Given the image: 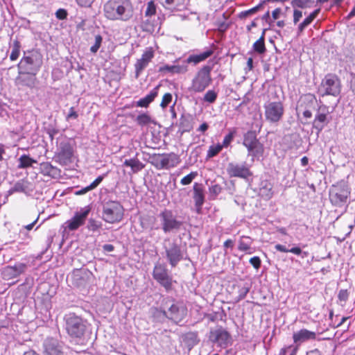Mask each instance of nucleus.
Masks as SVG:
<instances>
[{"mask_svg":"<svg viewBox=\"0 0 355 355\" xmlns=\"http://www.w3.org/2000/svg\"><path fill=\"white\" fill-rule=\"evenodd\" d=\"M227 171L230 177L248 179L253 175V173L245 165L230 163Z\"/></svg>","mask_w":355,"mask_h":355,"instance_id":"obj_22","label":"nucleus"},{"mask_svg":"<svg viewBox=\"0 0 355 355\" xmlns=\"http://www.w3.org/2000/svg\"><path fill=\"white\" fill-rule=\"evenodd\" d=\"M244 238L250 239L249 236H242L239 242L238 249L240 251L247 252L248 250H250V243H245V241H243V239Z\"/></svg>","mask_w":355,"mask_h":355,"instance_id":"obj_45","label":"nucleus"},{"mask_svg":"<svg viewBox=\"0 0 355 355\" xmlns=\"http://www.w3.org/2000/svg\"><path fill=\"white\" fill-rule=\"evenodd\" d=\"M275 248L279 251V252H291L295 255H301L302 254H303V255L302 256V258L306 257L308 255V252H302V249L298 247V246H295V247H293L291 249H288L286 248V246L282 245V244H277L275 245Z\"/></svg>","mask_w":355,"mask_h":355,"instance_id":"obj_33","label":"nucleus"},{"mask_svg":"<svg viewBox=\"0 0 355 355\" xmlns=\"http://www.w3.org/2000/svg\"><path fill=\"white\" fill-rule=\"evenodd\" d=\"M24 75H19L17 80L19 83L24 86L28 87L29 88H33L37 83V78L35 76L27 75V76H24Z\"/></svg>","mask_w":355,"mask_h":355,"instance_id":"obj_36","label":"nucleus"},{"mask_svg":"<svg viewBox=\"0 0 355 355\" xmlns=\"http://www.w3.org/2000/svg\"><path fill=\"white\" fill-rule=\"evenodd\" d=\"M159 87V85H157L153 89H152L148 95H146L145 97H144L142 98H140L137 102V106L141 107H148L149 106V105L157 96Z\"/></svg>","mask_w":355,"mask_h":355,"instance_id":"obj_28","label":"nucleus"},{"mask_svg":"<svg viewBox=\"0 0 355 355\" xmlns=\"http://www.w3.org/2000/svg\"><path fill=\"white\" fill-rule=\"evenodd\" d=\"M193 127L190 121L186 118L182 117L180 121V130L182 133L189 132L192 130Z\"/></svg>","mask_w":355,"mask_h":355,"instance_id":"obj_43","label":"nucleus"},{"mask_svg":"<svg viewBox=\"0 0 355 355\" xmlns=\"http://www.w3.org/2000/svg\"><path fill=\"white\" fill-rule=\"evenodd\" d=\"M103 17L108 21L128 22L135 15L132 0H107L103 5Z\"/></svg>","mask_w":355,"mask_h":355,"instance_id":"obj_1","label":"nucleus"},{"mask_svg":"<svg viewBox=\"0 0 355 355\" xmlns=\"http://www.w3.org/2000/svg\"><path fill=\"white\" fill-rule=\"evenodd\" d=\"M236 134V130L235 128L230 130L229 133L225 136L223 144H220L223 146V148H227L230 145Z\"/></svg>","mask_w":355,"mask_h":355,"instance_id":"obj_42","label":"nucleus"},{"mask_svg":"<svg viewBox=\"0 0 355 355\" xmlns=\"http://www.w3.org/2000/svg\"><path fill=\"white\" fill-rule=\"evenodd\" d=\"M101 224L100 223L96 221L95 220L91 219L89 220V228L92 232H96V231L98 230L101 228Z\"/></svg>","mask_w":355,"mask_h":355,"instance_id":"obj_54","label":"nucleus"},{"mask_svg":"<svg viewBox=\"0 0 355 355\" xmlns=\"http://www.w3.org/2000/svg\"><path fill=\"white\" fill-rule=\"evenodd\" d=\"M329 318L331 320V326L333 328H336L341 326L349 318V317H343L338 322H334V311L333 310H331L329 312Z\"/></svg>","mask_w":355,"mask_h":355,"instance_id":"obj_50","label":"nucleus"},{"mask_svg":"<svg viewBox=\"0 0 355 355\" xmlns=\"http://www.w3.org/2000/svg\"><path fill=\"white\" fill-rule=\"evenodd\" d=\"M234 241L232 240V239H227L224 243H223V247L225 248H230V249H232L234 248Z\"/></svg>","mask_w":355,"mask_h":355,"instance_id":"obj_63","label":"nucleus"},{"mask_svg":"<svg viewBox=\"0 0 355 355\" xmlns=\"http://www.w3.org/2000/svg\"><path fill=\"white\" fill-rule=\"evenodd\" d=\"M153 278L162 286L166 291L173 288V280L168 275V270L164 264L156 263L153 271Z\"/></svg>","mask_w":355,"mask_h":355,"instance_id":"obj_12","label":"nucleus"},{"mask_svg":"<svg viewBox=\"0 0 355 355\" xmlns=\"http://www.w3.org/2000/svg\"><path fill=\"white\" fill-rule=\"evenodd\" d=\"M243 145L247 148L248 155L253 158H259L264 154V146L259 141L254 130H249L244 134Z\"/></svg>","mask_w":355,"mask_h":355,"instance_id":"obj_8","label":"nucleus"},{"mask_svg":"<svg viewBox=\"0 0 355 355\" xmlns=\"http://www.w3.org/2000/svg\"><path fill=\"white\" fill-rule=\"evenodd\" d=\"M217 96V93L214 90L209 89L204 95L203 101L209 103H213L216 101Z\"/></svg>","mask_w":355,"mask_h":355,"instance_id":"obj_44","label":"nucleus"},{"mask_svg":"<svg viewBox=\"0 0 355 355\" xmlns=\"http://www.w3.org/2000/svg\"><path fill=\"white\" fill-rule=\"evenodd\" d=\"M161 218L162 230L164 233L170 232L173 230H179L182 225V222L176 219L171 210L164 209L159 214Z\"/></svg>","mask_w":355,"mask_h":355,"instance_id":"obj_13","label":"nucleus"},{"mask_svg":"<svg viewBox=\"0 0 355 355\" xmlns=\"http://www.w3.org/2000/svg\"><path fill=\"white\" fill-rule=\"evenodd\" d=\"M349 293L346 289H341L338 295V298L340 300V302H343L345 304V302L347 301L349 297Z\"/></svg>","mask_w":355,"mask_h":355,"instance_id":"obj_51","label":"nucleus"},{"mask_svg":"<svg viewBox=\"0 0 355 355\" xmlns=\"http://www.w3.org/2000/svg\"><path fill=\"white\" fill-rule=\"evenodd\" d=\"M321 86L324 89V95L338 96L340 92V81L339 78L335 75L329 73L322 80Z\"/></svg>","mask_w":355,"mask_h":355,"instance_id":"obj_14","label":"nucleus"},{"mask_svg":"<svg viewBox=\"0 0 355 355\" xmlns=\"http://www.w3.org/2000/svg\"><path fill=\"white\" fill-rule=\"evenodd\" d=\"M273 194L272 183L267 180L262 181L259 189L260 196L263 200H268L272 198Z\"/></svg>","mask_w":355,"mask_h":355,"instance_id":"obj_27","label":"nucleus"},{"mask_svg":"<svg viewBox=\"0 0 355 355\" xmlns=\"http://www.w3.org/2000/svg\"><path fill=\"white\" fill-rule=\"evenodd\" d=\"M198 175V173L196 171L191 172L187 175L182 178L180 180V183L182 185H188L190 184L193 179Z\"/></svg>","mask_w":355,"mask_h":355,"instance_id":"obj_46","label":"nucleus"},{"mask_svg":"<svg viewBox=\"0 0 355 355\" xmlns=\"http://www.w3.org/2000/svg\"><path fill=\"white\" fill-rule=\"evenodd\" d=\"M264 114L267 121L270 123H277L283 117L284 107L281 101L268 102L264 105Z\"/></svg>","mask_w":355,"mask_h":355,"instance_id":"obj_10","label":"nucleus"},{"mask_svg":"<svg viewBox=\"0 0 355 355\" xmlns=\"http://www.w3.org/2000/svg\"><path fill=\"white\" fill-rule=\"evenodd\" d=\"M209 339L211 343L217 344L218 346L226 348L231 344L232 336L226 329L219 327L209 331Z\"/></svg>","mask_w":355,"mask_h":355,"instance_id":"obj_15","label":"nucleus"},{"mask_svg":"<svg viewBox=\"0 0 355 355\" xmlns=\"http://www.w3.org/2000/svg\"><path fill=\"white\" fill-rule=\"evenodd\" d=\"M162 4L166 8L179 9L184 3V0H160Z\"/></svg>","mask_w":355,"mask_h":355,"instance_id":"obj_39","label":"nucleus"},{"mask_svg":"<svg viewBox=\"0 0 355 355\" xmlns=\"http://www.w3.org/2000/svg\"><path fill=\"white\" fill-rule=\"evenodd\" d=\"M65 329L72 338H81L87 329V320L75 313H69L64 317Z\"/></svg>","mask_w":355,"mask_h":355,"instance_id":"obj_4","label":"nucleus"},{"mask_svg":"<svg viewBox=\"0 0 355 355\" xmlns=\"http://www.w3.org/2000/svg\"><path fill=\"white\" fill-rule=\"evenodd\" d=\"M90 212V208L85 207L80 211L76 212L74 216L66 222L67 228L70 231L78 230L83 225Z\"/></svg>","mask_w":355,"mask_h":355,"instance_id":"obj_20","label":"nucleus"},{"mask_svg":"<svg viewBox=\"0 0 355 355\" xmlns=\"http://www.w3.org/2000/svg\"><path fill=\"white\" fill-rule=\"evenodd\" d=\"M250 263L255 268L259 269L261 267V259L259 257H253L250 259Z\"/></svg>","mask_w":355,"mask_h":355,"instance_id":"obj_56","label":"nucleus"},{"mask_svg":"<svg viewBox=\"0 0 355 355\" xmlns=\"http://www.w3.org/2000/svg\"><path fill=\"white\" fill-rule=\"evenodd\" d=\"M156 14V6L153 1H150L147 4V8L145 11V15L147 17H151Z\"/></svg>","mask_w":355,"mask_h":355,"instance_id":"obj_48","label":"nucleus"},{"mask_svg":"<svg viewBox=\"0 0 355 355\" xmlns=\"http://www.w3.org/2000/svg\"><path fill=\"white\" fill-rule=\"evenodd\" d=\"M308 0H293L291 4L293 7L304 8L306 7Z\"/></svg>","mask_w":355,"mask_h":355,"instance_id":"obj_52","label":"nucleus"},{"mask_svg":"<svg viewBox=\"0 0 355 355\" xmlns=\"http://www.w3.org/2000/svg\"><path fill=\"white\" fill-rule=\"evenodd\" d=\"M21 43L18 40H15L12 42V51L10 55L11 61L16 60L20 54Z\"/></svg>","mask_w":355,"mask_h":355,"instance_id":"obj_40","label":"nucleus"},{"mask_svg":"<svg viewBox=\"0 0 355 355\" xmlns=\"http://www.w3.org/2000/svg\"><path fill=\"white\" fill-rule=\"evenodd\" d=\"M155 56V51L153 47L147 48L142 53L140 58L137 59L134 67H135V77L137 79L144 70L148 66L151 62Z\"/></svg>","mask_w":355,"mask_h":355,"instance_id":"obj_17","label":"nucleus"},{"mask_svg":"<svg viewBox=\"0 0 355 355\" xmlns=\"http://www.w3.org/2000/svg\"><path fill=\"white\" fill-rule=\"evenodd\" d=\"M73 153V146L69 141H64L60 142L58 151L55 153V157L60 164L67 165L71 162Z\"/></svg>","mask_w":355,"mask_h":355,"instance_id":"obj_16","label":"nucleus"},{"mask_svg":"<svg viewBox=\"0 0 355 355\" xmlns=\"http://www.w3.org/2000/svg\"><path fill=\"white\" fill-rule=\"evenodd\" d=\"M92 274L86 270H76L73 272V284L77 287L86 286Z\"/></svg>","mask_w":355,"mask_h":355,"instance_id":"obj_25","label":"nucleus"},{"mask_svg":"<svg viewBox=\"0 0 355 355\" xmlns=\"http://www.w3.org/2000/svg\"><path fill=\"white\" fill-rule=\"evenodd\" d=\"M44 355H63L62 343L54 338H47L43 343Z\"/></svg>","mask_w":355,"mask_h":355,"instance_id":"obj_21","label":"nucleus"},{"mask_svg":"<svg viewBox=\"0 0 355 355\" xmlns=\"http://www.w3.org/2000/svg\"><path fill=\"white\" fill-rule=\"evenodd\" d=\"M163 315L175 323L182 321L187 315V309L183 304L173 301V303L168 307L167 310H162Z\"/></svg>","mask_w":355,"mask_h":355,"instance_id":"obj_11","label":"nucleus"},{"mask_svg":"<svg viewBox=\"0 0 355 355\" xmlns=\"http://www.w3.org/2000/svg\"><path fill=\"white\" fill-rule=\"evenodd\" d=\"M89 191H92V189H90V187L89 185L86 187L81 189L80 190L76 191L75 193H76V195L80 196V195H83V194L86 193L87 192H88Z\"/></svg>","mask_w":355,"mask_h":355,"instance_id":"obj_64","label":"nucleus"},{"mask_svg":"<svg viewBox=\"0 0 355 355\" xmlns=\"http://www.w3.org/2000/svg\"><path fill=\"white\" fill-rule=\"evenodd\" d=\"M293 23L297 24L302 17V12L300 10L295 9L293 10Z\"/></svg>","mask_w":355,"mask_h":355,"instance_id":"obj_58","label":"nucleus"},{"mask_svg":"<svg viewBox=\"0 0 355 355\" xmlns=\"http://www.w3.org/2000/svg\"><path fill=\"white\" fill-rule=\"evenodd\" d=\"M211 70L212 67L207 64L198 69L191 79L188 90L194 94L204 92L212 83Z\"/></svg>","mask_w":355,"mask_h":355,"instance_id":"obj_3","label":"nucleus"},{"mask_svg":"<svg viewBox=\"0 0 355 355\" xmlns=\"http://www.w3.org/2000/svg\"><path fill=\"white\" fill-rule=\"evenodd\" d=\"M124 216V208L117 200H108L103 205L102 218L108 223L120 222Z\"/></svg>","mask_w":355,"mask_h":355,"instance_id":"obj_6","label":"nucleus"},{"mask_svg":"<svg viewBox=\"0 0 355 355\" xmlns=\"http://www.w3.org/2000/svg\"><path fill=\"white\" fill-rule=\"evenodd\" d=\"M293 339L295 344H300L309 340H315L316 334L306 329H302L293 333Z\"/></svg>","mask_w":355,"mask_h":355,"instance_id":"obj_26","label":"nucleus"},{"mask_svg":"<svg viewBox=\"0 0 355 355\" xmlns=\"http://www.w3.org/2000/svg\"><path fill=\"white\" fill-rule=\"evenodd\" d=\"M281 14L282 9L280 8H277L272 12V17L274 20H277L279 18Z\"/></svg>","mask_w":355,"mask_h":355,"instance_id":"obj_62","label":"nucleus"},{"mask_svg":"<svg viewBox=\"0 0 355 355\" xmlns=\"http://www.w3.org/2000/svg\"><path fill=\"white\" fill-rule=\"evenodd\" d=\"M67 12L65 9L60 8L55 12V16L58 19L63 20L67 17Z\"/></svg>","mask_w":355,"mask_h":355,"instance_id":"obj_57","label":"nucleus"},{"mask_svg":"<svg viewBox=\"0 0 355 355\" xmlns=\"http://www.w3.org/2000/svg\"><path fill=\"white\" fill-rule=\"evenodd\" d=\"M19 168H26L28 167L32 166L33 164L36 163V160L33 159V158L30 157L28 155H22L19 158Z\"/></svg>","mask_w":355,"mask_h":355,"instance_id":"obj_37","label":"nucleus"},{"mask_svg":"<svg viewBox=\"0 0 355 355\" xmlns=\"http://www.w3.org/2000/svg\"><path fill=\"white\" fill-rule=\"evenodd\" d=\"M136 122L140 126L155 123L150 116L147 113H142L139 114L136 118Z\"/></svg>","mask_w":355,"mask_h":355,"instance_id":"obj_38","label":"nucleus"},{"mask_svg":"<svg viewBox=\"0 0 355 355\" xmlns=\"http://www.w3.org/2000/svg\"><path fill=\"white\" fill-rule=\"evenodd\" d=\"M265 33L266 29L262 32L260 37L253 44L252 48L254 52L259 54H263L266 51L265 45Z\"/></svg>","mask_w":355,"mask_h":355,"instance_id":"obj_34","label":"nucleus"},{"mask_svg":"<svg viewBox=\"0 0 355 355\" xmlns=\"http://www.w3.org/2000/svg\"><path fill=\"white\" fill-rule=\"evenodd\" d=\"M165 252L166 259L172 268L176 267L183 259L181 246L175 242L172 243L169 247H165Z\"/></svg>","mask_w":355,"mask_h":355,"instance_id":"obj_18","label":"nucleus"},{"mask_svg":"<svg viewBox=\"0 0 355 355\" xmlns=\"http://www.w3.org/2000/svg\"><path fill=\"white\" fill-rule=\"evenodd\" d=\"M26 268V263H16L14 266H7L3 268L1 275L3 279L11 280L24 273Z\"/></svg>","mask_w":355,"mask_h":355,"instance_id":"obj_23","label":"nucleus"},{"mask_svg":"<svg viewBox=\"0 0 355 355\" xmlns=\"http://www.w3.org/2000/svg\"><path fill=\"white\" fill-rule=\"evenodd\" d=\"M78 116V113L75 111L74 107H71L69 109V113L67 116V120H69L70 119H76Z\"/></svg>","mask_w":355,"mask_h":355,"instance_id":"obj_61","label":"nucleus"},{"mask_svg":"<svg viewBox=\"0 0 355 355\" xmlns=\"http://www.w3.org/2000/svg\"><path fill=\"white\" fill-rule=\"evenodd\" d=\"M316 102L317 99L315 95L307 94L301 97L300 106L304 109L310 110L314 107Z\"/></svg>","mask_w":355,"mask_h":355,"instance_id":"obj_31","label":"nucleus"},{"mask_svg":"<svg viewBox=\"0 0 355 355\" xmlns=\"http://www.w3.org/2000/svg\"><path fill=\"white\" fill-rule=\"evenodd\" d=\"M329 113V107L326 105L322 104L318 106L313 122V127L319 132L322 131L329 122L328 117Z\"/></svg>","mask_w":355,"mask_h":355,"instance_id":"obj_19","label":"nucleus"},{"mask_svg":"<svg viewBox=\"0 0 355 355\" xmlns=\"http://www.w3.org/2000/svg\"><path fill=\"white\" fill-rule=\"evenodd\" d=\"M104 178V175H100L98 176V178H96L90 184H89V187H90V189H92V190L94 189L95 188H96L99 184L103 181Z\"/></svg>","mask_w":355,"mask_h":355,"instance_id":"obj_60","label":"nucleus"},{"mask_svg":"<svg viewBox=\"0 0 355 355\" xmlns=\"http://www.w3.org/2000/svg\"><path fill=\"white\" fill-rule=\"evenodd\" d=\"M351 196V188L348 181L341 180L333 184L329 191V199L331 204L341 207L347 203Z\"/></svg>","mask_w":355,"mask_h":355,"instance_id":"obj_2","label":"nucleus"},{"mask_svg":"<svg viewBox=\"0 0 355 355\" xmlns=\"http://www.w3.org/2000/svg\"><path fill=\"white\" fill-rule=\"evenodd\" d=\"M57 167L53 166L50 162H42L40 164V172L44 175L55 177L58 173Z\"/></svg>","mask_w":355,"mask_h":355,"instance_id":"obj_32","label":"nucleus"},{"mask_svg":"<svg viewBox=\"0 0 355 355\" xmlns=\"http://www.w3.org/2000/svg\"><path fill=\"white\" fill-rule=\"evenodd\" d=\"M123 165L130 167L133 173L141 171L145 167V164L137 157L125 159L123 162Z\"/></svg>","mask_w":355,"mask_h":355,"instance_id":"obj_30","label":"nucleus"},{"mask_svg":"<svg viewBox=\"0 0 355 355\" xmlns=\"http://www.w3.org/2000/svg\"><path fill=\"white\" fill-rule=\"evenodd\" d=\"M222 191V187L219 184H214L209 187V192L214 196H218Z\"/></svg>","mask_w":355,"mask_h":355,"instance_id":"obj_55","label":"nucleus"},{"mask_svg":"<svg viewBox=\"0 0 355 355\" xmlns=\"http://www.w3.org/2000/svg\"><path fill=\"white\" fill-rule=\"evenodd\" d=\"M172 98V94L171 93L164 94L160 103V107L163 109L166 108L171 102Z\"/></svg>","mask_w":355,"mask_h":355,"instance_id":"obj_49","label":"nucleus"},{"mask_svg":"<svg viewBox=\"0 0 355 355\" xmlns=\"http://www.w3.org/2000/svg\"><path fill=\"white\" fill-rule=\"evenodd\" d=\"M150 159V163L157 170L174 168L181 162L180 156L174 153H154Z\"/></svg>","mask_w":355,"mask_h":355,"instance_id":"obj_7","label":"nucleus"},{"mask_svg":"<svg viewBox=\"0 0 355 355\" xmlns=\"http://www.w3.org/2000/svg\"><path fill=\"white\" fill-rule=\"evenodd\" d=\"M214 53V51L211 49H208L200 54L197 55H190L187 60H184L179 63V59L175 60V64H173V73L180 74L185 73L189 70L188 64L189 63H193L194 64H197L202 61H205L209 57H210Z\"/></svg>","mask_w":355,"mask_h":355,"instance_id":"obj_9","label":"nucleus"},{"mask_svg":"<svg viewBox=\"0 0 355 355\" xmlns=\"http://www.w3.org/2000/svg\"><path fill=\"white\" fill-rule=\"evenodd\" d=\"M223 148V146H221L220 144L210 146L207 153V157L211 158L216 156Z\"/></svg>","mask_w":355,"mask_h":355,"instance_id":"obj_41","label":"nucleus"},{"mask_svg":"<svg viewBox=\"0 0 355 355\" xmlns=\"http://www.w3.org/2000/svg\"><path fill=\"white\" fill-rule=\"evenodd\" d=\"M193 198L195 202L196 212L198 214H200L202 211V207L205 202L204 187L202 184L196 182L193 184Z\"/></svg>","mask_w":355,"mask_h":355,"instance_id":"obj_24","label":"nucleus"},{"mask_svg":"<svg viewBox=\"0 0 355 355\" xmlns=\"http://www.w3.org/2000/svg\"><path fill=\"white\" fill-rule=\"evenodd\" d=\"M28 182L24 179L20 180L17 182L14 186L9 190V193L12 194L14 193H26L28 189Z\"/></svg>","mask_w":355,"mask_h":355,"instance_id":"obj_35","label":"nucleus"},{"mask_svg":"<svg viewBox=\"0 0 355 355\" xmlns=\"http://www.w3.org/2000/svg\"><path fill=\"white\" fill-rule=\"evenodd\" d=\"M103 42V37L101 35H95V42L90 48V51L93 53H96L100 49Z\"/></svg>","mask_w":355,"mask_h":355,"instance_id":"obj_47","label":"nucleus"},{"mask_svg":"<svg viewBox=\"0 0 355 355\" xmlns=\"http://www.w3.org/2000/svg\"><path fill=\"white\" fill-rule=\"evenodd\" d=\"M42 56L33 51L24 55L17 64L19 75L36 76L42 65Z\"/></svg>","mask_w":355,"mask_h":355,"instance_id":"obj_5","label":"nucleus"},{"mask_svg":"<svg viewBox=\"0 0 355 355\" xmlns=\"http://www.w3.org/2000/svg\"><path fill=\"white\" fill-rule=\"evenodd\" d=\"M159 72L160 73H171L172 74H174L173 73V65H168V64H165L164 66H162L159 68Z\"/></svg>","mask_w":355,"mask_h":355,"instance_id":"obj_59","label":"nucleus"},{"mask_svg":"<svg viewBox=\"0 0 355 355\" xmlns=\"http://www.w3.org/2000/svg\"><path fill=\"white\" fill-rule=\"evenodd\" d=\"M76 1L80 7L90 8L95 0H76Z\"/></svg>","mask_w":355,"mask_h":355,"instance_id":"obj_53","label":"nucleus"},{"mask_svg":"<svg viewBox=\"0 0 355 355\" xmlns=\"http://www.w3.org/2000/svg\"><path fill=\"white\" fill-rule=\"evenodd\" d=\"M320 12V9H316L309 14L301 23L299 24L297 27V34L298 35H301L304 29L309 26L314 19L318 17Z\"/></svg>","mask_w":355,"mask_h":355,"instance_id":"obj_29","label":"nucleus"}]
</instances>
